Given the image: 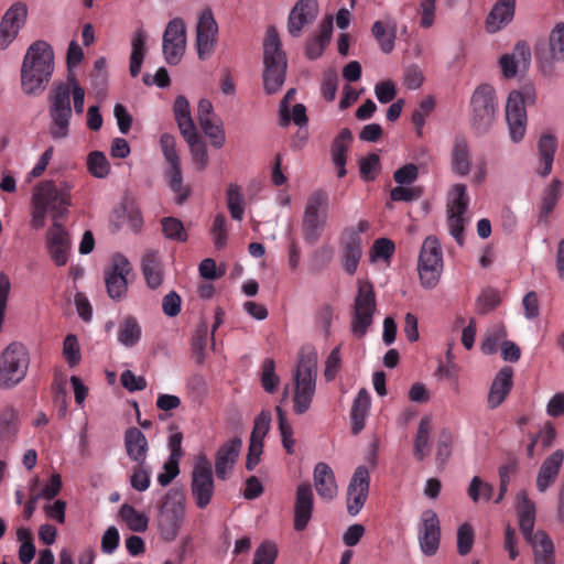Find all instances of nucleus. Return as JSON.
Wrapping results in <instances>:
<instances>
[{
  "label": "nucleus",
  "mask_w": 564,
  "mask_h": 564,
  "mask_svg": "<svg viewBox=\"0 0 564 564\" xmlns=\"http://www.w3.org/2000/svg\"><path fill=\"white\" fill-rule=\"evenodd\" d=\"M70 188L66 182L57 185L53 181L41 182L33 188L30 221L33 229L39 230L45 226L47 213H51L53 223L68 213L72 204Z\"/></svg>",
  "instance_id": "obj_1"
},
{
  "label": "nucleus",
  "mask_w": 564,
  "mask_h": 564,
  "mask_svg": "<svg viewBox=\"0 0 564 564\" xmlns=\"http://www.w3.org/2000/svg\"><path fill=\"white\" fill-rule=\"evenodd\" d=\"M54 69V53L45 41H35L28 48L21 67V85L25 94L44 90Z\"/></svg>",
  "instance_id": "obj_2"
},
{
  "label": "nucleus",
  "mask_w": 564,
  "mask_h": 564,
  "mask_svg": "<svg viewBox=\"0 0 564 564\" xmlns=\"http://www.w3.org/2000/svg\"><path fill=\"white\" fill-rule=\"evenodd\" d=\"M263 85L268 94L276 93L284 83L286 56L282 51L278 31L270 25L263 40Z\"/></svg>",
  "instance_id": "obj_3"
},
{
  "label": "nucleus",
  "mask_w": 564,
  "mask_h": 564,
  "mask_svg": "<svg viewBox=\"0 0 564 564\" xmlns=\"http://www.w3.org/2000/svg\"><path fill=\"white\" fill-rule=\"evenodd\" d=\"M317 358L314 351L302 352L294 373L293 409L296 414L308 411L315 394Z\"/></svg>",
  "instance_id": "obj_4"
},
{
  "label": "nucleus",
  "mask_w": 564,
  "mask_h": 564,
  "mask_svg": "<svg viewBox=\"0 0 564 564\" xmlns=\"http://www.w3.org/2000/svg\"><path fill=\"white\" fill-rule=\"evenodd\" d=\"M30 366L28 348L19 341L10 343L0 352V389H12L24 380Z\"/></svg>",
  "instance_id": "obj_5"
},
{
  "label": "nucleus",
  "mask_w": 564,
  "mask_h": 564,
  "mask_svg": "<svg viewBox=\"0 0 564 564\" xmlns=\"http://www.w3.org/2000/svg\"><path fill=\"white\" fill-rule=\"evenodd\" d=\"M48 115L51 119L50 134L53 139H64L68 135L72 118L69 86L59 83L52 87L48 95Z\"/></svg>",
  "instance_id": "obj_6"
},
{
  "label": "nucleus",
  "mask_w": 564,
  "mask_h": 564,
  "mask_svg": "<svg viewBox=\"0 0 564 564\" xmlns=\"http://www.w3.org/2000/svg\"><path fill=\"white\" fill-rule=\"evenodd\" d=\"M329 196L327 192L317 189L313 192L306 202L302 231L303 237L308 242H316L327 223Z\"/></svg>",
  "instance_id": "obj_7"
},
{
  "label": "nucleus",
  "mask_w": 564,
  "mask_h": 564,
  "mask_svg": "<svg viewBox=\"0 0 564 564\" xmlns=\"http://www.w3.org/2000/svg\"><path fill=\"white\" fill-rule=\"evenodd\" d=\"M534 101L535 89L531 85H525L522 90H512L509 94L506 105V119L513 142H519L524 137L527 129L525 104H533Z\"/></svg>",
  "instance_id": "obj_8"
},
{
  "label": "nucleus",
  "mask_w": 564,
  "mask_h": 564,
  "mask_svg": "<svg viewBox=\"0 0 564 564\" xmlns=\"http://www.w3.org/2000/svg\"><path fill=\"white\" fill-rule=\"evenodd\" d=\"M377 310L376 293L370 282L358 281V292L354 300L351 312V333L357 338H362L373 322Z\"/></svg>",
  "instance_id": "obj_9"
},
{
  "label": "nucleus",
  "mask_w": 564,
  "mask_h": 564,
  "mask_svg": "<svg viewBox=\"0 0 564 564\" xmlns=\"http://www.w3.org/2000/svg\"><path fill=\"white\" fill-rule=\"evenodd\" d=\"M443 271V251L438 239L429 236L424 239L419 254V275L423 286L437 284Z\"/></svg>",
  "instance_id": "obj_10"
},
{
  "label": "nucleus",
  "mask_w": 564,
  "mask_h": 564,
  "mask_svg": "<svg viewBox=\"0 0 564 564\" xmlns=\"http://www.w3.org/2000/svg\"><path fill=\"white\" fill-rule=\"evenodd\" d=\"M160 144L163 155L170 164L165 173L169 185L175 194L176 204L182 205L188 198L191 188L183 184L181 159L176 150V139L170 133H163L160 138Z\"/></svg>",
  "instance_id": "obj_11"
},
{
  "label": "nucleus",
  "mask_w": 564,
  "mask_h": 564,
  "mask_svg": "<svg viewBox=\"0 0 564 564\" xmlns=\"http://www.w3.org/2000/svg\"><path fill=\"white\" fill-rule=\"evenodd\" d=\"M370 227L368 220H360L355 227H346L339 238L341 249V261L346 273L352 275L358 269L359 261L362 257V239L361 234L366 232Z\"/></svg>",
  "instance_id": "obj_12"
},
{
  "label": "nucleus",
  "mask_w": 564,
  "mask_h": 564,
  "mask_svg": "<svg viewBox=\"0 0 564 564\" xmlns=\"http://www.w3.org/2000/svg\"><path fill=\"white\" fill-rule=\"evenodd\" d=\"M191 492L197 508L205 509L214 495V477L206 456L197 457L192 471Z\"/></svg>",
  "instance_id": "obj_13"
},
{
  "label": "nucleus",
  "mask_w": 564,
  "mask_h": 564,
  "mask_svg": "<svg viewBox=\"0 0 564 564\" xmlns=\"http://www.w3.org/2000/svg\"><path fill=\"white\" fill-rule=\"evenodd\" d=\"M474 110L473 126L485 131L492 123L496 111L495 89L489 85H480L471 97Z\"/></svg>",
  "instance_id": "obj_14"
},
{
  "label": "nucleus",
  "mask_w": 564,
  "mask_h": 564,
  "mask_svg": "<svg viewBox=\"0 0 564 564\" xmlns=\"http://www.w3.org/2000/svg\"><path fill=\"white\" fill-rule=\"evenodd\" d=\"M184 513L182 497L169 494L159 517L160 533L165 541H173L177 536Z\"/></svg>",
  "instance_id": "obj_15"
},
{
  "label": "nucleus",
  "mask_w": 564,
  "mask_h": 564,
  "mask_svg": "<svg viewBox=\"0 0 564 564\" xmlns=\"http://www.w3.org/2000/svg\"><path fill=\"white\" fill-rule=\"evenodd\" d=\"M453 199L447 205V226L451 235L458 245L464 243V214L467 210L469 197L466 193V185L455 184L452 187Z\"/></svg>",
  "instance_id": "obj_16"
},
{
  "label": "nucleus",
  "mask_w": 564,
  "mask_h": 564,
  "mask_svg": "<svg viewBox=\"0 0 564 564\" xmlns=\"http://www.w3.org/2000/svg\"><path fill=\"white\" fill-rule=\"evenodd\" d=\"M186 47V28L180 18L171 20L163 34V53L170 65L180 63Z\"/></svg>",
  "instance_id": "obj_17"
},
{
  "label": "nucleus",
  "mask_w": 564,
  "mask_h": 564,
  "mask_svg": "<svg viewBox=\"0 0 564 564\" xmlns=\"http://www.w3.org/2000/svg\"><path fill=\"white\" fill-rule=\"evenodd\" d=\"M132 268L122 254H115L111 264L105 270L107 293L112 300H121L128 290L127 276Z\"/></svg>",
  "instance_id": "obj_18"
},
{
  "label": "nucleus",
  "mask_w": 564,
  "mask_h": 564,
  "mask_svg": "<svg viewBox=\"0 0 564 564\" xmlns=\"http://www.w3.org/2000/svg\"><path fill=\"white\" fill-rule=\"evenodd\" d=\"M271 413L270 411H261L253 421V429L250 435L248 454L246 459V468L253 470L260 463L263 453V440L270 430Z\"/></svg>",
  "instance_id": "obj_19"
},
{
  "label": "nucleus",
  "mask_w": 564,
  "mask_h": 564,
  "mask_svg": "<svg viewBox=\"0 0 564 564\" xmlns=\"http://www.w3.org/2000/svg\"><path fill=\"white\" fill-rule=\"evenodd\" d=\"M218 34V25L214 18L213 11L206 8L202 11L196 26V46L198 57L205 59L208 57L216 45Z\"/></svg>",
  "instance_id": "obj_20"
},
{
  "label": "nucleus",
  "mask_w": 564,
  "mask_h": 564,
  "mask_svg": "<svg viewBox=\"0 0 564 564\" xmlns=\"http://www.w3.org/2000/svg\"><path fill=\"white\" fill-rule=\"evenodd\" d=\"M46 249L51 260L57 265L63 267L67 263L70 251V238L67 230L55 221L45 234Z\"/></svg>",
  "instance_id": "obj_21"
},
{
  "label": "nucleus",
  "mask_w": 564,
  "mask_h": 564,
  "mask_svg": "<svg viewBox=\"0 0 564 564\" xmlns=\"http://www.w3.org/2000/svg\"><path fill=\"white\" fill-rule=\"evenodd\" d=\"M441 528L437 514L429 509L421 516L419 542L422 552L427 555H434L440 546Z\"/></svg>",
  "instance_id": "obj_22"
},
{
  "label": "nucleus",
  "mask_w": 564,
  "mask_h": 564,
  "mask_svg": "<svg viewBox=\"0 0 564 564\" xmlns=\"http://www.w3.org/2000/svg\"><path fill=\"white\" fill-rule=\"evenodd\" d=\"M369 492V471L365 466H359L350 480L347 490V511L356 516L362 509Z\"/></svg>",
  "instance_id": "obj_23"
},
{
  "label": "nucleus",
  "mask_w": 564,
  "mask_h": 564,
  "mask_svg": "<svg viewBox=\"0 0 564 564\" xmlns=\"http://www.w3.org/2000/svg\"><path fill=\"white\" fill-rule=\"evenodd\" d=\"M536 59L544 70L551 69L554 62H564V22L551 31L547 48L536 50Z\"/></svg>",
  "instance_id": "obj_24"
},
{
  "label": "nucleus",
  "mask_w": 564,
  "mask_h": 564,
  "mask_svg": "<svg viewBox=\"0 0 564 564\" xmlns=\"http://www.w3.org/2000/svg\"><path fill=\"white\" fill-rule=\"evenodd\" d=\"M314 509V495L308 482H302L297 486L294 500L293 525L295 531L306 529Z\"/></svg>",
  "instance_id": "obj_25"
},
{
  "label": "nucleus",
  "mask_w": 564,
  "mask_h": 564,
  "mask_svg": "<svg viewBox=\"0 0 564 564\" xmlns=\"http://www.w3.org/2000/svg\"><path fill=\"white\" fill-rule=\"evenodd\" d=\"M531 64V51L527 42H518L512 53L505 54L499 59L506 78H513L518 73L527 72Z\"/></svg>",
  "instance_id": "obj_26"
},
{
  "label": "nucleus",
  "mask_w": 564,
  "mask_h": 564,
  "mask_svg": "<svg viewBox=\"0 0 564 564\" xmlns=\"http://www.w3.org/2000/svg\"><path fill=\"white\" fill-rule=\"evenodd\" d=\"M26 7L22 3L13 4L4 13L0 23V48H6L17 37L26 19Z\"/></svg>",
  "instance_id": "obj_27"
},
{
  "label": "nucleus",
  "mask_w": 564,
  "mask_h": 564,
  "mask_svg": "<svg viewBox=\"0 0 564 564\" xmlns=\"http://www.w3.org/2000/svg\"><path fill=\"white\" fill-rule=\"evenodd\" d=\"M318 13L316 0H300L289 15L288 29L292 36H300L303 28L312 23Z\"/></svg>",
  "instance_id": "obj_28"
},
{
  "label": "nucleus",
  "mask_w": 564,
  "mask_h": 564,
  "mask_svg": "<svg viewBox=\"0 0 564 564\" xmlns=\"http://www.w3.org/2000/svg\"><path fill=\"white\" fill-rule=\"evenodd\" d=\"M242 447V440L234 437L224 443L216 452L215 470L219 479H226L236 464Z\"/></svg>",
  "instance_id": "obj_29"
},
{
  "label": "nucleus",
  "mask_w": 564,
  "mask_h": 564,
  "mask_svg": "<svg viewBox=\"0 0 564 564\" xmlns=\"http://www.w3.org/2000/svg\"><path fill=\"white\" fill-rule=\"evenodd\" d=\"M563 460L564 452L562 449H556L543 460L536 476V488L540 492L546 491L555 482Z\"/></svg>",
  "instance_id": "obj_30"
},
{
  "label": "nucleus",
  "mask_w": 564,
  "mask_h": 564,
  "mask_svg": "<svg viewBox=\"0 0 564 564\" xmlns=\"http://www.w3.org/2000/svg\"><path fill=\"white\" fill-rule=\"evenodd\" d=\"M517 516L519 518V527L521 533L523 534L527 541H531L534 538V522H535V506L528 498L525 491H520L517 495Z\"/></svg>",
  "instance_id": "obj_31"
},
{
  "label": "nucleus",
  "mask_w": 564,
  "mask_h": 564,
  "mask_svg": "<svg viewBox=\"0 0 564 564\" xmlns=\"http://www.w3.org/2000/svg\"><path fill=\"white\" fill-rule=\"evenodd\" d=\"M314 486L318 496L324 500H332L338 492L335 475L325 463H318L314 468Z\"/></svg>",
  "instance_id": "obj_32"
},
{
  "label": "nucleus",
  "mask_w": 564,
  "mask_h": 564,
  "mask_svg": "<svg viewBox=\"0 0 564 564\" xmlns=\"http://www.w3.org/2000/svg\"><path fill=\"white\" fill-rule=\"evenodd\" d=\"M124 447L127 455L143 466L147 459L149 444L145 435L137 427H129L124 433Z\"/></svg>",
  "instance_id": "obj_33"
},
{
  "label": "nucleus",
  "mask_w": 564,
  "mask_h": 564,
  "mask_svg": "<svg viewBox=\"0 0 564 564\" xmlns=\"http://www.w3.org/2000/svg\"><path fill=\"white\" fill-rule=\"evenodd\" d=\"M512 375L513 372L510 367H503L496 376L488 394V405L490 409H496L505 401L512 388Z\"/></svg>",
  "instance_id": "obj_34"
},
{
  "label": "nucleus",
  "mask_w": 564,
  "mask_h": 564,
  "mask_svg": "<svg viewBox=\"0 0 564 564\" xmlns=\"http://www.w3.org/2000/svg\"><path fill=\"white\" fill-rule=\"evenodd\" d=\"M174 117L182 137H193L197 132L191 115L189 102L183 95H178L173 105Z\"/></svg>",
  "instance_id": "obj_35"
},
{
  "label": "nucleus",
  "mask_w": 564,
  "mask_h": 564,
  "mask_svg": "<svg viewBox=\"0 0 564 564\" xmlns=\"http://www.w3.org/2000/svg\"><path fill=\"white\" fill-rule=\"evenodd\" d=\"M352 140L351 131L348 128L340 130L339 134L334 139L332 144V159L333 163L337 167V176L344 177L346 171V152Z\"/></svg>",
  "instance_id": "obj_36"
},
{
  "label": "nucleus",
  "mask_w": 564,
  "mask_h": 564,
  "mask_svg": "<svg viewBox=\"0 0 564 564\" xmlns=\"http://www.w3.org/2000/svg\"><path fill=\"white\" fill-rule=\"evenodd\" d=\"M534 553V564H555L554 545L552 540L544 531H538L531 541Z\"/></svg>",
  "instance_id": "obj_37"
},
{
  "label": "nucleus",
  "mask_w": 564,
  "mask_h": 564,
  "mask_svg": "<svg viewBox=\"0 0 564 564\" xmlns=\"http://www.w3.org/2000/svg\"><path fill=\"white\" fill-rule=\"evenodd\" d=\"M371 33L383 53L389 54L393 51L397 37L395 21H376L371 28Z\"/></svg>",
  "instance_id": "obj_38"
},
{
  "label": "nucleus",
  "mask_w": 564,
  "mask_h": 564,
  "mask_svg": "<svg viewBox=\"0 0 564 564\" xmlns=\"http://www.w3.org/2000/svg\"><path fill=\"white\" fill-rule=\"evenodd\" d=\"M141 267L148 286L159 288L163 281V271L158 252L148 250L142 257Z\"/></svg>",
  "instance_id": "obj_39"
},
{
  "label": "nucleus",
  "mask_w": 564,
  "mask_h": 564,
  "mask_svg": "<svg viewBox=\"0 0 564 564\" xmlns=\"http://www.w3.org/2000/svg\"><path fill=\"white\" fill-rule=\"evenodd\" d=\"M516 0H499L487 18V30L498 31L503 24L511 21L514 14Z\"/></svg>",
  "instance_id": "obj_40"
},
{
  "label": "nucleus",
  "mask_w": 564,
  "mask_h": 564,
  "mask_svg": "<svg viewBox=\"0 0 564 564\" xmlns=\"http://www.w3.org/2000/svg\"><path fill=\"white\" fill-rule=\"evenodd\" d=\"M145 32L142 29H138L134 32L131 41L129 72L132 77H137L140 74L143 58L145 55Z\"/></svg>",
  "instance_id": "obj_41"
},
{
  "label": "nucleus",
  "mask_w": 564,
  "mask_h": 564,
  "mask_svg": "<svg viewBox=\"0 0 564 564\" xmlns=\"http://www.w3.org/2000/svg\"><path fill=\"white\" fill-rule=\"evenodd\" d=\"M370 406V395L366 389H360L351 408V420L354 434H358L365 426V419Z\"/></svg>",
  "instance_id": "obj_42"
},
{
  "label": "nucleus",
  "mask_w": 564,
  "mask_h": 564,
  "mask_svg": "<svg viewBox=\"0 0 564 564\" xmlns=\"http://www.w3.org/2000/svg\"><path fill=\"white\" fill-rule=\"evenodd\" d=\"M18 412L8 406L0 413V442L12 444L18 433Z\"/></svg>",
  "instance_id": "obj_43"
},
{
  "label": "nucleus",
  "mask_w": 564,
  "mask_h": 564,
  "mask_svg": "<svg viewBox=\"0 0 564 564\" xmlns=\"http://www.w3.org/2000/svg\"><path fill=\"white\" fill-rule=\"evenodd\" d=\"M452 166L455 173L464 176L470 171L469 149L465 139L456 138L452 151Z\"/></svg>",
  "instance_id": "obj_44"
},
{
  "label": "nucleus",
  "mask_w": 564,
  "mask_h": 564,
  "mask_svg": "<svg viewBox=\"0 0 564 564\" xmlns=\"http://www.w3.org/2000/svg\"><path fill=\"white\" fill-rule=\"evenodd\" d=\"M538 148L541 161L543 163V167L539 171V174L545 177L552 171L554 154L556 150V139L551 134H544L540 138Z\"/></svg>",
  "instance_id": "obj_45"
},
{
  "label": "nucleus",
  "mask_w": 564,
  "mask_h": 564,
  "mask_svg": "<svg viewBox=\"0 0 564 564\" xmlns=\"http://www.w3.org/2000/svg\"><path fill=\"white\" fill-rule=\"evenodd\" d=\"M431 419L424 416L421 419L416 435L414 438L413 455L416 460L421 462L427 455L430 444Z\"/></svg>",
  "instance_id": "obj_46"
},
{
  "label": "nucleus",
  "mask_w": 564,
  "mask_h": 564,
  "mask_svg": "<svg viewBox=\"0 0 564 564\" xmlns=\"http://www.w3.org/2000/svg\"><path fill=\"white\" fill-rule=\"evenodd\" d=\"M561 189L562 183L557 178L552 180L551 184L545 188L540 209L541 220L547 221L549 215L554 210L558 202Z\"/></svg>",
  "instance_id": "obj_47"
},
{
  "label": "nucleus",
  "mask_w": 564,
  "mask_h": 564,
  "mask_svg": "<svg viewBox=\"0 0 564 564\" xmlns=\"http://www.w3.org/2000/svg\"><path fill=\"white\" fill-rule=\"evenodd\" d=\"M189 147L192 161L198 171H204L208 165V153L204 142L198 138V133L195 132L193 137H183Z\"/></svg>",
  "instance_id": "obj_48"
},
{
  "label": "nucleus",
  "mask_w": 564,
  "mask_h": 564,
  "mask_svg": "<svg viewBox=\"0 0 564 564\" xmlns=\"http://www.w3.org/2000/svg\"><path fill=\"white\" fill-rule=\"evenodd\" d=\"M119 516L127 523L131 531L144 532L148 529L149 520L147 516L137 511L130 505H122L119 510Z\"/></svg>",
  "instance_id": "obj_49"
},
{
  "label": "nucleus",
  "mask_w": 564,
  "mask_h": 564,
  "mask_svg": "<svg viewBox=\"0 0 564 564\" xmlns=\"http://www.w3.org/2000/svg\"><path fill=\"white\" fill-rule=\"evenodd\" d=\"M141 337V327L138 322L132 318H126L119 326L118 340L124 346L135 345Z\"/></svg>",
  "instance_id": "obj_50"
},
{
  "label": "nucleus",
  "mask_w": 564,
  "mask_h": 564,
  "mask_svg": "<svg viewBox=\"0 0 564 564\" xmlns=\"http://www.w3.org/2000/svg\"><path fill=\"white\" fill-rule=\"evenodd\" d=\"M199 126L204 133L210 139L213 147L220 149L226 142L225 130L223 122L219 118L208 119L199 122Z\"/></svg>",
  "instance_id": "obj_51"
},
{
  "label": "nucleus",
  "mask_w": 564,
  "mask_h": 564,
  "mask_svg": "<svg viewBox=\"0 0 564 564\" xmlns=\"http://www.w3.org/2000/svg\"><path fill=\"white\" fill-rule=\"evenodd\" d=\"M227 207L231 217L241 220L245 212L241 187L237 184H229L227 188Z\"/></svg>",
  "instance_id": "obj_52"
},
{
  "label": "nucleus",
  "mask_w": 564,
  "mask_h": 564,
  "mask_svg": "<svg viewBox=\"0 0 564 564\" xmlns=\"http://www.w3.org/2000/svg\"><path fill=\"white\" fill-rule=\"evenodd\" d=\"M87 169L97 178H105L110 173V164L100 151H94L87 156Z\"/></svg>",
  "instance_id": "obj_53"
},
{
  "label": "nucleus",
  "mask_w": 564,
  "mask_h": 564,
  "mask_svg": "<svg viewBox=\"0 0 564 564\" xmlns=\"http://www.w3.org/2000/svg\"><path fill=\"white\" fill-rule=\"evenodd\" d=\"M162 231L167 239L176 241H186L187 234L184 229L183 223L174 217H165L161 220Z\"/></svg>",
  "instance_id": "obj_54"
},
{
  "label": "nucleus",
  "mask_w": 564,
  "mask_h": 564,
  "mask_svg": "<svg viewBox=\"0 0 564 564\" xmlns=\"http://www.w3.org/2000/svg\"><path fill=\"white\" fill-rule=\"evenodd\" d=\"M467 492L474 502H478L481 498L488 501L494 495V487L480 477L475 476L469 484Z\"/></svg>",
  "instance_id": "obj_55"
},
{
  "label": "nucleus",
  "mask_w": 564,
  "mask_h": 564,
  "mask_svg": "<svg viewBox=\"0 0 564 564\" xmlns=\"http://www.w3.org/2000/svg\"><path fill=\"white\" fill-rule=\"evenodd\" d=\"M380 171V159L376 153H370L359 161L360 176L365 181H373Z\"/></svg>",
  "instance_id": "obj_56"
},
{
  "label": "nucleus",
  "mask_w": 564,
  "mask_h": 564,
  "mask_svg": "<svg viewBox=\"0 0 564 564\" xmlns=\"http://www.w3.org/2000/svg\"><path fill=\"white\" fill-rule=\"evenodd\" d=\"M474 540L473 527L467 522L463 523L457 530V552L463 556L470 553Z\"/></svg>",
  "instance_id": "obj_57"
},
{
  "label": "nucleus",
  "mask_w": 564,
  "mask_h": 564,
  "mask_svg": "<svg viewBox=\"0 0 564 564\" xmlns=\"http://www.w3.org/2000/svg\"><path fill=\"white\" fill-rule=\"evenodd\" d=\"M261 383L263 389L273 393L280 383V379L275 373V364L273 359H265L262 366Z\"/></svg>",
  "instance_id": "obj_58"
},
{
  "label": "nucleus",
  "mask_w": 564,
  "mask_h": 564,
  "mask_svg": "<svg viewBox=\"0 0 564 564\" xmlns=\"http://www.w3.org/2000/svg\"><path fill=\"white\" fill-rule=\"evenodd\" d=\"M435 107V100L433 97H425L419 105V107L412 113V122L415 126L417 133H422V128L425 123V118L433 111Z\"/></svg>",
  "instance_id": "obj_59"
},
{
  "label": "nucleus",
  "mask_w": 564,
  "mask_h": 564,
  "mask_svg": "<svg viewBox=\"0 0 564 564\" xmlns=\"http://www.w3.org/2000/svg\"><path fill=\"white\" fill-rule=\"evenodd\" d=\"M453 437L447 430H443L440 433L437 445H436V460L440 466L443 467L452 455Z\"/></svg>",
  "instance_id": "obj_60"
},
{
  "label": "nucleus",
  "mask_w": 564,
  "mask_h": 564,
  "mask_svg": "<svg viewBox=\"0 0 564 564\" xmlns=\"http://www.w3.org/2000/svg\"><path fill=\"white\" fill-rule=\"evenodd\" d=\"M214 245L217 249H223L227 243V221L224 214H217L210 229Z\"/></svg>",
  "instance_id": "obj_61"
},
{
  "label": "nucleus",
  "mask_w": 564,
  "mask_h": 564,
  "mask_svg": "<svg viewBox=\"0 0 564 564\" xmlns=\"http://www.w3.org/2000/svg\"><path fill=\"white\" fill-rule=\"evenodd\" d=\"M278 547L274 543L264 541L254 552L253 564H274Z\"/></svg>",
  "instance_id": "obj_62"
},
{
  "label": "nucleus",
  "mask_w": 564,
  "mask_h": 564,
  "mask_svg": "<svg viewBox=\"0 0 564 564\" xmlns=\"http://www.w3.org/2000/svg\"><path fill=\"white\" fill-rule=\"evenodd\" d=\"M63 355L70 367L76 366L80 361L79 345L75 335L69 334L65 337Z\"/></svg>",
  "instance_id": "obj_63"
},
{
  "label": "nucleus",
  "mask_w": 564,
  "mask_h": 564,
  "mask_svg": "<svg viewBox=\"0 0 564 564\" xmlns=\"http://www.w3.org/2000/svg\"><path fill=\"white\" fill-rule=\"evenodd\" d=\"M500 303V297L496 291H484L477 299L476 307L479 314H487L495 310Z\"/></svg>",
  "instance_id": "obj_64"
}]
</instances>
